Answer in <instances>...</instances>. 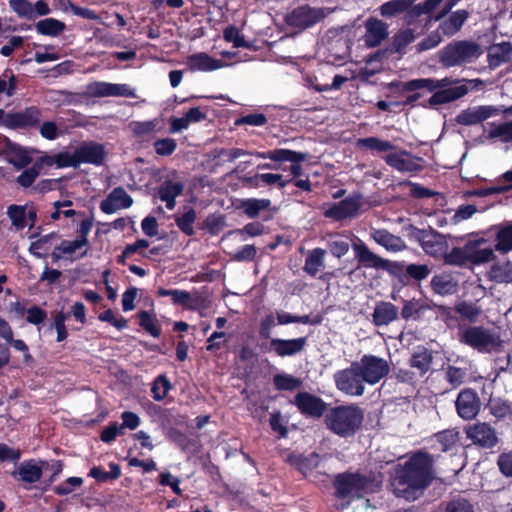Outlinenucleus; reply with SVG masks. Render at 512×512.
<instances>
[{
	"label": "nucleus",
	"instance_id": "50",
	"mask_svg": "<svg viewBox=\"0 0 512 512\" xmlns=\"http://www.w3.org/2000/svg\"><path fill=\"white\" fill-rule=\"evenodd\" d=\"M486 408L497 421L512 416V407L509 402L499 397H491L486 404Z\"/></svg>",
	"mask_w": 512,
	"mask_h": 512
},
{
	"label": "nucleus",
	"instance_id": "21",
	"mask_svg": "<svg viewBox=\"0 0 512 512\" xmlns=\"http://www.w3.org/2000/svg\"><path fill=\"white\" fill-rule=\"evenodd\" d=\"M105 156L104 146L94 141L83 142L76 147V157L79 166L82 163L99 166L103 163Z\"/></svg>",
	"mask_w": 512,
	"mask_h": 512
},
{
	"label": "nucleus",
	"instance_id": "42",
	"mask_svg": "<svg viewBox=\"0 0 512 512\" xmlns=\"http://www.w3.org/2000/svg\"><path fill=\"white\" fill-rule=\"evenodd\" d=\"M166 437L183 452H192L199 448L197 438H190L185 432L177 428L168 430Z\"/></svg>",
	"mask_w": 512,
	"mask_h": 512
},
{
	"label": "nucleus",
	"instance_id": "5",
	"mask_svg": "<svg viewBox=\"0 0 512 512\" xmlns=\"http://www.w3.org/2000/svg\"><path fill=\"white\" fill-rule=\"evenodd\" d=\"M458 339L480 353H491L501 346L498 336L483 326H460Z\"/></svg>",
	"mask_w": 512,
	"mask_h": 512
},
{
	"label": "nucleus",
	"instance_id": "14",
	"mask_svg": "<svg viewBox=\"0 0 512 512\" xmlns=\"http://www.w3.org/2000/svg\"><path fill=\"white\" fill-rule=\"evenodd\" d=\"M466 436L481 449L493 450L499 443V437L494 427L487 422H477L466 428Z\"/></svg>",
	"mask_w": 512,
	"mask_h": 512
},
{
	"label": "nucleus",
	"instance_id": "20",
	"mask_svg": "<svg viewBox=\"0 0 512 512\" xmlns=\"http://www.w3.org/2000/svg\"><path fill=\"white\" fill-rule=\"evenodd\" d=\"M364 44L367 48L378 47L389 36L388 24L375 17H369L364 22Z\"/></svg>",
	"mask_w": 512,
	"mask_h": 512
},
{
	"label": "nucleus",
	"instance_id": "27",
	"mask_svg": "<svg viewBox=\"0 0 512 512\" xmlns=\"http://www.w3.org/2000/svg\"><path fill=\"white\" fill-rule=\"evenodd\" d=\"M488 231H494V252L505 255L512 251V221L492 225Z\"/></svg>",
	"mask_w": 512,
	"mask_h": 512
},
{
	"label": "nucleus",
	"instance_id": "36",
	"mask_svg": "<svg viewBox=\"0 0 512 512\" xmlns=\"http://www.w3.org/2000/svg\"><path fill=\"white\" fill-rule=\"evenodd\" d=\"M137 325L142 331L148 335L159 338L162 333L161 325L159 324L156 315L146 310H140L133 315Z\"/></svg>",
	"mask_w": 512,
	"mask_h": 512
},
{
	"label": "nucleus",
	"instance_id": "49",
	"mask_svg": "<svg viewBox=\"0 0 512 512\" xmlns=\"http://www.w3.org/2000/svg\"><path fill=\"white\" fill-rule=\"evenodd\" d=\"M356 147L359 149H366L376 152H389L396 148V146L388 140H383L378 137L359 138L356 141Z\"/></svg>",
	"mask_w": 512,
	"mask_h": 512
},
{
	"label": "nucleus",
	"instance_id": "31",
	"mask_svg": "<svg viewBox=\"0 0 512 512\" xmlns=\"http://www.w3.org/2000/svg\"><path fill=\"white\" fill-rule=\"evenodd\" d=\"M187 64L190 71L210 72L224 67V62L215 59L205 52H199L188 56Z\"/></svg>",
	"mask_w": 512,
	"mask_h": 512
},
{
	"label": "nucleus",
	"instance_id": "9",
	"mask_svg": "<svg viewBox=\"0 0 512 512\" xmlns=\"http://www.w3.org/2000/svg\"><path fill=\"white\" fill-rule=\"evenodd\" d=\"M255 155L258 158L269 159L274 162H290V172L293 178L300 177L303 174L301 162L306 161L308 157V153L285 148L256 152Z\"/></svg>",
	"mask_w": 512,
	"mask_h": 512
},
{
	"label": "nucleus",
	"instance_id": "64",
	"mask_svg": "<svg viewBox=\"0 0 512 512\" xmlns=\"http://www.w3.org/2000/svg\"><path fill=\"white\" fill-rule=\"evenodd\" d=\"M441 259L444 264L458 267L466 266L469 263L463 247H453L450 252L446 251Z\"/></svg>",
	"mask_w": 512,
	"mask_h": 512
},
{
	"label": "nucleus",
	"instance_id": "33",
	"mask_svg": "<svg viewBox=\"0 0 512 512\" xmlns=\"http://www.w3.org/2000/svg\"><path fill=\"white\" fill-rule=\"evenodd\" d=\"M399 310L391 302L379 301L372 313V322L375 326H386L398 318Z\"/></svg>",
	"mask_w": 512,
	"mask_h": 512
},
{
	"label": "nucleus",
	"instance_id": "55",
	"mask_svg": "<svg viewBox=\"0 0 512 512\" xmlns=\"http://www.w3.org/2000/svg\"><path fill=\"white\" fill-rule=\"evenodd\" d=\"M460 433L454 429H446L434 434V439L439 445L441 452L451 451L457 444Z\"/></svg>",
	"mask_w": 512,
	"mask_h": 512
},
{
	"label": "nucleus",
	"instance_id": "15",
	"mask_svg": "<svg viewBox=\"0 0 512 512\" xmlns=\"http://www.w3.org/2000/svg\"><path fill=\"white\" fill-rule=\"evenodd\" d=\"M307 341L306 336L291 339L272 338L268 346L261 345V348L263 352H273L277 357H294L305 350Z\"/></svg>",
	"mask_w": 512,
	"mask_h": 512
},
{
	"label": "nucleus",
	"instance_id": "60",
	"mask_svg": "<svg viewBox=\"0 0 512 512\" xmlns=\"http://www.w3.org/2000/svg\"><path fill=\"white\" fill-rule=\"evenodd\" d=\"M18 87V79L10 68H6L0 75V95L12 97Z\"/></svg>",
	"mask_w": 512,
	"mask_h": 512
},
{
	"label": "nucleus",
	"instance_id": "35",
	"mask_svg": "<svg viewBox=\"0 0 512 512\" xmlns=\"http://www.w3.org/2000/svg\"><path fill=\"white\" fill-rule=\"evenodd\" d=\"M121 208H128V194L117 187L101 202L100 209L105 214H112Z\"/></svg>",
	"mask_w": 512,
	"mask_h": 512
},
{
	"label": "nucleus",
	"instance_id": "52",
	"mask_svg": "<svg viewBox=\"0 0 512 512\" xmlns=\"http://www.w3.org/2000/svg\"><path fill=\"white\" fill-rule=\"evenodd\" d=\"M415 0H389L379 7L383 17L391 18L406 12Z\"/></svg>",
	"mask_w": 512,
	"mask_h": 512
},
{
	"label": "nucleus",
	"instance_id": "37",
	"mask_svg": "<svg viewBox=\"0 0 512 512\" xmlns=\"http://www.w3.org/2000/svg\"><path fill=\"white\" fill-rule=\"evenodd\" d=\"M427 310H432L431 301L422 299L405 300L401 309V317L404 320H420Z\"/></svg>",
	"mask_w": 512,
	"mask_h": 512
},
{
	"label": "nucleus",
	"instance_id": "25",
	"mask_svg": "<svg viewBox=\"0 0 512 512\" xmlns=\"http://www.w3.org/2000/svg\"><path fill=\"white\" fill-rule=\"evenodd\" d=\"M361 203L358 198L346 197L338 203H334L324 212V216L335 221H341L357 215Z\"/></svg>",
	"mask_w": 512,
	"mask_h": 512
},
{
	"label": "nucleus",
	"instance_id": "46",
	"mask_svg": "<svg viewBox=\"0 0 512 512\" xmlns=\"http://www.w3.org/2000/svg\"><path fill=\"white\" fill-rule=\"evenodd\" d=\"M327 248L336 258L346 255L350 249V239L340 233H330L327 236Z\"/></svg>",
	"mask_w": 512,
	"mask_h": 512
},
{
	"label": "nucleus",
	"instance_id": "34",
	"mask_svg": "<svg viewBox=\"0 0 512 512\" xmlns=\"http://www.w3.org/2000/svg\"><path fill=\"white\" fill-rule=\"evenodd\" d=\"M468 17L469 13L467 10H456L440 22L438 30H440L444 36L451 37L461 30Z\"/></svg>",
	"mask_w": 512,
	"mask_h": 512
},
{
	"label": "nucleus",
	"instance_id": "53",
	"mask_svg": "<svg viewBox=\"0 0 512 512\" xmlns=\"http://www.w3.org/2000/svg\"><path fill=\"white\" fill-rule=\"evenodd\" d=\"M173 384L166 374H160L151 383V395L155 401L164 400L173 389Z\"/></svg>",
	"mask_w": 512,
	"mask_h": 512
},
{
	"label": "nucleus",
	"instance_id": "28",
	"mask_svg": "<svg viewBox=\"0 0 512 512\" xmlns=\"http://www.w3.org/2000/svg\"><path fill=\"white\" fill-rule=\"evenodd\" d=\"M495 109L491 106H478L462 110L455 121L464 126L476 125L491 117Z\"/></svg>",
	"mask_w": 512,
	"mask_h": 512
},
{
	"label": "nucleus",
	"instance_id": "62",
	"mask_svg": "<svg viewBox=\"0 0 512 512\" xmlns=\"http://www.w3.org/2000/svg\"><path fill=\"white\" fill-rule=\"evenodd\" d=\"M431 273V269L426 264H409L405 268L404 282L410 280L422 281L426 279Z\"/></svg>",
	"mask_w": 512,
	"mask_h": 512
},
{
	"label": "nucleus",
	"instance_id": "47",
	"mask_svg": "<svg viewBox=\"0 0 512 512\" xmlns=\"http://www.w3.org/2000/svg\"><path fill=\"white\" fill-rule=\"evenodd\" d=\"M248 183L253 187H259L261 184L274 185L276 184L279 189H283L293 181L292 178L284 179L282 174L261 173L253 177L247 178Z\"/></svg>",
	"mask_w": 512,
	"mask_h": 512
},
{
	"label": "nucleus",
	"instance_id": "1",
	"mask_svg": "<svg viewBox=\"0 0 512 512\" xmlns=\"http://www.w3.org/2000/svg\"><path fill=\"white\" fill-rule=\"evenodd\" d=\"M434 457L426 451L412 453L402 465H398L391 479L394 494L407 501H415L423 495L435 477Z\"/></svg>",
	"mask_w": 512,
	"mask_h": 512
},
{
	"label": "nucleus",
	"instance_id": "11",
	"mask_svg": "<svg viewBox=\"0 0 512 512\" xmlns=\"http://www.w3.org/2000/svg\"><path fill=\"white\" fill-rule=\"evenodd\" d=\"M0 155L15 169L21 170L32 162L30 150L12 141L7 136H0Z\"/></svg>",
	"mask_w": 512,
	"mask_h": 512
},
{
	"label": "nucleus",
	"instance_id": "40",
	"mask_svg": "<svg viewBox=\"0 0 512 512\" xmlns=\"http://www.w3.org/2000/svg\"><path fill=\"white\" fill-rule=\"evenodd\" d=\"M270 206V199L246 198L239 201L237 209L241 210L249 219H255L262 211L269 209Z\"/></svg>",
	"mask_w": 512,
	"mask_h": 512
},
{
	"label": "nucleus",
	"instance_id": "17",
	"mask_svg": "<svg viewBox=\"0 0 512 512\" xmlns=\"http://www.w3.org/2000/svg\"><path fill=\"white\" fill-rule=\"evenodd\" d=\"M383 159L388 166L399 172L417 173L423 170V166L420 164L423 159L404 149L389 153Z\"/></svg>",
	"mask_w": 512,
	"mask_h": 512
},
{
	"label": "nucleus",
	"instance_id": "56",
	"mask_svg": "<svg viewBox=\"0 0 512 512\" xmlns=\"http://www.w3.org/2000/svg\"><path fill=\"white\" fill-rule=\"evenodd\" d=\"M197 218V214L194 208L189 207L183 214L175 215V223L182 233L187 236H193L195 234L194 222Z\"/></svg>",
	"mask_w": 512,
	"mask_h": 512
},
{
	"label": "nucleus",
	"instance_id": "22",
	"mask_svg": "<svg viewBox=\"0 0 512 512\" xmlns=\"http://www.w3.org/2000/svg\"><path fill=\"white\" fill-rule=\"evenodd\" d=\"M184 183L181 180L165 178L156 189V196L165 203L168 210L176 206V198L184 191Z\"/></svg>",
	"mask_w": 512,
	"mask_h": 512
},
{
	"label": "nucleus",
	"instance_id": "57",
	"mask_svg": "<svg viewBox=\"0 0 512 512\" xmlns=\"http://www.w3.org/2000/svg\"><path fill=\"white\" fill-rule=\"evenodd\" d=\"M489 277L497 283H512V264L509 261L504 264H493L489 271Z\"/></svg>",
	"mask_w": 512,
	"mask_h": 512
},
{
	"label": "nucleus",
	"instance_id": "23",
	"mask_svg": "<svg viewBox=\"0 0 512 512\" xmlns=\"http://www.w3.org/2000/svg\"><path fill=\"white\" fill-rule=\"evenodd\" d=\"M361 203L358 198L346 197L338 203H334L324 212V216L335 221H341L357 215Z\"/></svg>",
	"mask_w": 512,
	"mask_h": 512
},
{
	"label": "nucleus",
	"instance_id": "41",
	"mask_svg": "<svg viewBox=\"0 0 512 512\" xmlns=\"http://www.w3.org/2000/svg\"><path fill=\"white\" fill-rule=\"evenodd\" d=\"M432 362V351L424 346H418L409 360L410 366L417 369L420 376H423L430 370Z\"/></svg>",
	"mask_w": 512,
	"mask_h": 512
},
{
	"label": "nucleus",
	"instance_id": "51",
	"mask_svg": "<svg viewBox=\"0 0 512 512\" xmlns=\"http://www.w3.org/2000/svg\"><path fill=\"white\" fill-rule=\"evenodd\" d=\"M35 27L39 34L50 37H57L66 29L65 23L55 18L40 20Z\"/></svg>",
	"mask_w": 512,
	"mask_h": 512
},
{
	"label": "nucleus",
	"instance_id": "7",
	"mask_svg": "<svg viewBox=\"0 0 512 512\" xmlns=\"http://www.w3.org/2000/svg\"><path fill=\"white\" fill-rule=\"evenodd\" d=\"M334 381L337 389L347 395L362 396L364 394L365 381L357 361L352 362L348 368L337 371L334 374Z\"/></svg>",
	"mask_w": 512,
	"mask_h": 512
},
{
	"label": "nucleus",
	"instance_id": "59",
	"mask_svg": "<svg viewBox=\"0 0 512 512\" xmlns=\"http://www.w3.org/2000/svg\"><path fill=\"white\" fill-rule=\"evenodd\" d=\"M26 208L27 205L11 204L7 207L6 214L10 219L12 225L17 230H23L27 226L26 221Z\"/></svg>",
	"mask_w": 512,
	"mask_h": 512
},
{
	"label": "nucleus",
	"instance_id": "8",
	"mask_svg": "<svg viewBox=\"0 0 512 512\" xmlns=\"http://www.w3.org/2000/svg\"><path fill=\"white\" fill-rule=\"evenodd\" d=\"M290 403L306 418L320 419L329 411V404L321 397L307 391L298 392Z\"/></svg>",
	"mask_w": 512,
	"mask_h": 512
},
{
	"label": "nucleus",
	"instance_id": "45",
	"mask_svg": "<svg viewBox=\"0 0 512 512\" xmlns=\"http://www.w3.org/2000/svg\"><path fill=\"white\" fill-rule=\"evenodd\" d=\"M430 285L433 292L441 296L451 295L457 290V283L446 273L434 275Z\"/></svg>",
	"mask_w": 512,
	"mask_h": 512
},
{
	"label": "nucleus",
	"instance_id": "4",
	"mask_svg": "<svg viewBox=\"0 0 512 512\" xmlns=\"http://www.w3.org/2000/svg\"><path fill=\"white\" fill-rule=\"evenodd\" d=\"M371 484L370 476L348 471L337 474L333 481L335 496L341 500L362 497L368 492Z\"/></svg>",
	"mask_w": 512,
	"mask_h": 512
},
{
	"label": "nucleus",
	"instance_id": "48",
	"mask_svg": "<svg viewBox=\"0 0 512 512\" xmlns=\"http://www.w3.org/2000/svg\"><path fill=\"white\" fill-rule=\"evenodd\" d=\"M326 250L322 248H314L308 251L305 258L303 270L310 276L315 277L321 267H324V257Z\"/></svg>",
	"mask_w": 512,
	"mask_h": 512
},
{
	"label": "nucleus",
	"instance_id": "38",
	"mask_svg": "<svg viewBox=\"0 0 512 512\" xmlns=\"http://www.w3.org/2000/svg\"><path fill=\"white\" fill-rule=\"evenodd\" d=\"M355 258L359 264L365 268L381 269L384 258L378 256L369 250L365 243L353 244Z\"/></svg>",
	"mask_w": 512,
	"mask_h": 512
},
{
	"label": "nucleus",
	"instance_id": "18",
	"mask_svg": "<svg viewBox=\"0 0 512 512\" xmlns=\"http://www.w3.org/2000/svg\"><path fill=\"white\" fill-rule=\"evenodd\" d=\"M459 82L460 80L451 77H444L442 79L418 78L402 83V91L415 92L420 89H427L429 92L434 93L437 90L453 87Z\"/></svg>",
	"mask_w": 512,
	"mask_h": 512
},
{
	"label": "nucleus",
	"instance_id": "24",
	"mask_svg": "<svg viewBox=\"0 0 512 512\" xmlns=\"http://www.w3.org/2000/svg\"><path fill=\"white\" fill-rule=\"evenodd\" d=\"M361 203L358 198L346 197L338 203H334L324 212V216L335 221H341L357 215Z\"/></svg>",
	"mask_w": 512,
	"mask_h": 512
},
{
	"label": "nucleus",
	"instance_id": "3",
	"mask_svg": "<svg viewBox=\"0 0 512 512\" xmlns=\"http://www.w3.org/2000/svg\"><path fill=\"white\" fill-rule=\"evenodd\" d=\"M481 46L470 40H454L438 53L443 67L451 68L471 63L482 55Z\"/></svg>",
	"mask_w": 512,
	"mask_h": 512
},
{
	"label": "nucleus",
	"instance_id": "43",
	"mask_svg": "<svg viewBox=\"0 0 512 512\" xmlns=\"http://www.w3.org/2000/svg\"><path fill=\"white\" fill-rule=\"evenodd\" d=\"M487 56L491 67H497L502 63H506L512 57V44L506 41L495 44L490 47Z\"/></svg>",
	"mask_w": 512,
	"mask_h": 512
},
{
	"label": "nucleus",
	"instance_id": "10",
	"mask_svg": "<svg viewBox=\"0 0 512 512\" xmlns=\"http://www.w3.org/2000/svg\"><path fill=\"white\" fill-rule=\"evenodd\" d=\"M358 368L365 383L370 385L380 382L390 371L387 360L371 354L362 356L358 362Z\"/></svg>",
	"mask_w": 512,
	"mask_h": 512
},
{
	"label": "nucleus",
	"instance_id": "54",
	"mask_svg": "<svg viewBox=\"0 0 512 512\" xmlns=\"http://www.w3.org/2000/svg\"><path fill=\"white\" fill-rule=\"evenodd\" d=\"M273 384L278 391H295L302 387L303 381L291 374L279 373L274 375Z\"/></svg>",
	"mask_w": 512,
	"mask_h": 512
},
{
	"label": "nucleus",
	"instance_id": "6",
	"mask_svg": "<svg viewBox=\"0 0 512 512\" xmlns=\"http://www.w3.org/2000/svg\"><path fill=\"white\" fill-rule=\"evenodd\" d=\"M407 231L409 238L418 242L429 256L439 259L448 250L446 236L431 227L421 229L414 225H409Z\"/></svg>",
	"mask_w": 512,
	"mask_h": 512
},
{
	"label": "nucleus",
	"instance_id": "16",
	"mask_svg": "<svg viewBox=\"0 0 512 512\" xmlns=\"http://www.w3.org/2000/svg\"><path fill=\"white\" fill-rule=\"evenodd\" d=\"M455 407L460 418L472 420L480 412L481 401L474 389L464 388L457 395Z\"/></svg>",
	"mask_w": 512,
	"mask_h": 512
},
{
	"label": "nucleus",
	"instance_id": "12",
	"mask_svg": "<svg viewBox=\"0 0 512 512\" xmlns=\"http://www.w3.org/2000/svg\"><path fill=\"white\" fill-rule=\"evenodd\" d=\"M482 233L483 232L470 234L469 239L463 246L468 261L472 265H482L494 261L497 258L491 247L481 248V246L488 241L484 236H480Z\"/></svg>",
	"mask_w": 512,
	"mask_h": 512
},
{
	"label": "nucleus",
	"instance_id": "58",
	"mask_svg": "<svg viewBox=\"0 0 512 512\" xmlns=\"http://www.w3.org/2000/svg\"><path fill=\"white\" fill-rule=\"evenodd\" d=\"M153 410H154L155 416H157V418H158L160 426H161L162 430L164 431L165 435H167L168 430L176 429L175 427H173V425L179 423L177 421V418L180 417L179 415L175 416L172 413L171 409L162 408L161 406H158V405H153Z\"/></svg>",
	"mask_w": 512,
	"mask_h": 512
},
{
	"label": "nucleus",
	"instance_id": "63",
	"mask_svg": "<svg viewBox=\"0 0 512 512\" xmlns=\"http://www.w3.org/2000/svg\"><path fill=\"white\" fill-rule=\"evenodd\" d=\"M454 310L461 318L470 322H475L481 314V309L476 304L467 301L458 302Z\"/></svg>",
	"mask_w": 512,
	"mask_h": 512
},
{
	"label": "nucleus",
	"instance_id": "29",
	"mask_svg": "<svg viewBox=\"0 0 512 512\" xmlns=\"http://www.w3.org/2000/svg\"><path fill=\"white\" fill-rule=\"evenodd\" d=\"M469 92V87L466 84L455 85L450 88L437 90L428 99L431 107L447 104L464 97Z\"/></svg>",
	"mask_w": 512,
	"mask_h": 512
},
{
	"label": "nucleus",
	"instance_id": "32",
	"mask_svg": "<svg viewBox=\"0 0 512 512\" xmlns=\"http://www.w3.org/2000/svg\"><path fill=\"white\" fill-rule=\"evenodd\" d=\"M87 93L92 97L128 96V85L96 81L88 84Z\"/></svg>",
	"mask_w": 512,
	"mask_h": 512
},
{
	"label": "nucleus",
	"instance_id": "30",
	"mask_svg": "<svg viewBox=\"0 0 512 512\" xmlns=\"http://www.w3.org/2000/svg\"><path fill=\"white\" fill-rule=\"evenodd\" d=\"M41 465H38L35 459H29L23 461L17 471L12 473L13 477L19 476V480L33 484L38 482L43 474V466L48 464L46 461H39Z\"/></svg>",
	"mask_w": 512,
	"mask_h": 512
},
{
	"label": "nucleus",
	"instance_id": "19",
	"mask_svg": "<svg viewBox=\"0 0 512 512\" xmlns=\"http://www.w3.org/2000/svg\"><path fill=\"white\" fill-rule=\"evenodd\" d=\"M41 110L30 106L20 112H8L5 127L10 129L36 127L40 123Z\"/></svg>",
	"mask_w": 512,
	"mask_h": 512
},
{
	"label": "nucleus",
	"instance_id": "2",
	"mask_svg": "<svg viewBox=\"0 0 512 512\" xmlns=\"http://www.w3.org/2000/svg\"><path fill=\"white\" fill-rule=\"evenodd\" d=\"M363 420L364 412L358 405L346 404L329 408L324 423L333 434L350 438L360 430Z\"/></svg>",
	"mask_w": 512,
	"mask_h": 512
},
{
	"label": "nucleus",
	"instance_id": "39",
	"mask_svg": "<svg viewBox=\"0 0 512 512\" xmlns=\"http://www.w3.org/2000/svg\"><path fill=\"white\" fill-rule=\"evenodd\" d=\"M415 40L414 31L406 28L395 33L388 44L389 54H398L402 57L406 53V48Z\"/></svg>",
	"mask_w": 512,
	"mask_h": 512
},
{
	"label": "nucleus",
	"instance_id": "61",
	"mask_svg": "<svg viewBox=\"0 0 512 512\" xmlns=\"http://www.w3.org/2000/svg\"><path fill=\"white\" fill-rule=\"evenodd\" d=\"M223 38L226 42L233 43L234 48H251L252 44L247 41L235 25H229L223 30Z\"/></svg>",
	"mask_w": 512,
	"mask_h": 512
},
{
	"label": "nucleus",
	"instance_id": "13",
	"mask_svg": "<svg viewBox=\"0 0 512 512\" xmlns=\"http://www.w3.org/2000/svg\"><path fill=\"white\" fill-rule=\"evenodd\" d=\"M325 14L322 9L311 8L309 5L298 6L285 16L289 27L306 29L322 21Z\"/></svg>",
	"mask_w": 512,
	"mask_h": 512
},
{
	"label": "nucleus",
	"instance_id": "44",
	"mask_svg": "<svg viewBox=\"0 0 512 512\" xmlns=\"http://www.w3.org/2000/svg\"><path fill=\"white\" fill-rule=\"evenodd\" d=\"M372 236L376 243L389 251L398 252L405 247L401 237L390 233L386 229L375 230Z\"/></svg>",
	"mask_w": 512,
	"mask_h": 512
},
{
	"label": "nucleus",
	"instance_id": "26",
	"mask_svg": "<svg viewBox=\"0 0 512 512\" xmlns=\"http://www.w3.org/2000/svg\"><path fill=\"white\" fill-rule=\"evenodd\" d=\"M159 297L170 296L174 305L182 306L187 310H198L201 307L202 299L200 296H192L190 292L179 289L159 288L157 290Z\"/></svg>",
	"mask_w": 512,
	"mask_h": 512
}]
</instances>
